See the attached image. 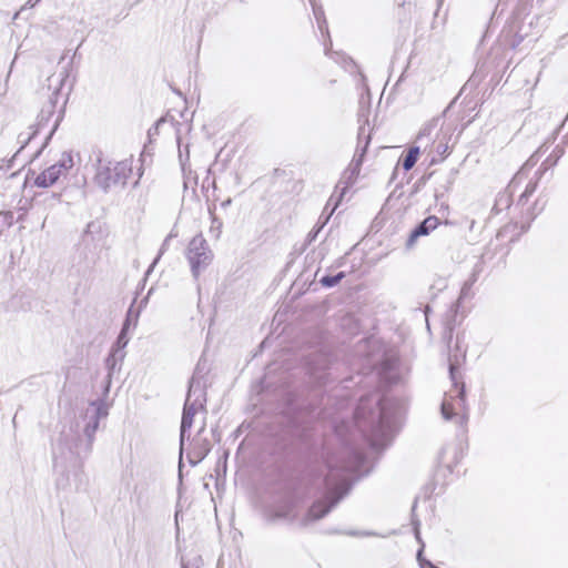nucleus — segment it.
I'll list each match as a JSON object with an SVG mask.
<instances>
[{
	"mask_svg": "<svg viewBox=\"0 0 568 568\" xmlns=\"http://www.w3.org/2000/svg\"><path fill=\"white\" fill-rule=\"evenodd\" d=\"M355 418L359 426H371V443L374 447H383L390 440L395 428V412L388 398H382L378 394L362 398Z\"/></svg>",
	"mask_w": 568,
	"mask_h": 568,
	"instance_id": "f257e3e1",
	"label": "nucleus"
},
{
	"mask_svg": "<svg viewBox=\"0 0 568 568\" xmlns=\"http://www.w3.org/2000/svg\"><path fill=\"white\" fill-rule=\"evenodd\" d=\"M354 470V467L351 465L343 466L342 469L329 465V470L325 478L326 496L323 500H317L313 504L304 519V525L321 519L338 503L348 490L349 475Z\"/></svg>",
	"mask_w": 568,
	"mask_h": 568,
	"instance_id": "f03ea898",
	"label": "nucleus"
},
{
	"mask_svg": "<svg viewBox=\"0 0 568 568\" xmlns=\"http://www.w3.org/2000/svg\"><path fill=\"white\" fill-rule=\"evenodd\" d=\"M458 361H449V374L453 388L447 392L442 403V415L445 419L455 418L456 423L464 425L467 422L464 383L459 382L457 372Z\"/></svg>",
	"mask_w": 568,
	"mask_h": 568,
	"instance_id": "7ed1b4c3",
	"label": "nucleus"
},
{
	"mask_svg": "<svg viewBox=\"0 0 568 568\" xmlns=\"http://www.w3.org/2000/svg\"><path fill=\"white\" fill-rule=\"evenodd\" d=\"M133 170V159L128 158L122 161L109 159H99L94 182L104 191L113 186L125 185Z\"/></svg>",
	"mask_w": 568,
	"mask_h": 568,
	"instance_id": "20e7f679",
	"label": "nucleus"
},
{
	"mask_svg": "<svg viewBox=\"0 0 568 568\" xmlns=\"http://www.w3.org/2000/svg\"><path fill=\"white\" fill-rule=\"evenodd\" d=\"M186 258L191 267L192 275L197 278L199 275L213 261V252L202 234L195 235L186 248Z\"/></svg>",
	"mask_w": 568,
	"mask_h": 568,
	"instance_id": "39448f33",
	"label": "nucleus"
},
{
	"mask_svg": "<svg viewBox=\"0 0 568 568\" xmlns=\"http://www.w3.org/2000/svg\"><path fill=\"white\" fill-rule=\"evenodd\" d=\"M74 165L73 156L69 152H63L57 163L42 171L34 180L39 187H49L53 185L61 176H64Z\"/></svg>",
	"mask_w": 568,
	"mask_h": 568,
	"instance_id": "423d86ee",
	"label": "nucleus"
},
{
	"mask_svg": "<svg viewBox=\"0 0 568 568\" xmlns=\"http://www.w3.org/2000/svg\"><path fill=\"white\" fill-rule=\"evenodd\" d=\"M64 79H65V75L63 73L53 74L48 78V91H51V92L48 94V99H49L48 104L42 108V110L39 114V124L40 125H43L44 123H47L50 120V118L53 115L55 106H57L58 102L60 101V99L62 98L61 88L63 85Z\"/></svg>",
	"mask_w": 568,
	"mask_h": 568,
	"instance_id": "0eeeda50",
	"label": "nucleus"
},
{
	"mask_svg": "<svg viewBox=\"0 0 568 568\" xmlns=\"http://www.w3.org/2000/svg\"><path fill=\"white\" fill-rule=\"evenodd\" d=\"M434 129L435 123L428 122L419 130L418 135L416 138V142L418 143V145L412 146L403 161V168L405 171H409L415 165L420 152V148L424 146V150H426Z\"/></svg>",
	"mask_w": 568,
	"mask_h": 568,
	"instance_id": "6e6552de",
	"label": "nucleus"
},
{
	"mask_svg": "<svg viewBox=\"0 0 568 568\" xmlns=\"http://www.w3.org/2000/svg\"><path fill=\"white\" fill-rule=\"evenodd\" d=\"M265 518L273 523L276 520H293L295 518V503L291 498H284L265 510Z\"/></svg>",
	"mask_w": 568,
	"mask_h": 568,
	"instance_id": "1a4fd4ad",
	"label": "nucleus"
},
{
	"mask_svg": "<svg viewBox=\"0 0 568 568\" xmlns=\"http://www.w3.org/2000/svg\"><path fill=\"white\" fill-rule=\"evenodd\" d=\"M369 143V136L366 138V141H365V146L363 148V150L361 151L359 154H355L354 159L352 160L349 166L347 168V170L345 171V175H344V179H346V181H342L341 183H344L345 185L343 186L342 189V192H341V195L339 197H342L345 193V191L348 189L349 185L353 184L354 180L357 178V175L359 174V171H361V165H362V162H363V156L365 154V151H366V148ZM341 199L336 200L333 204V207H332V211H331V214L334 212V210L337 207L338 203H339Z\"/></svg>",
	"mask_w": 568,
	"mask_h": 568,
	"instance_id": "9d476101",
	"label": "nucleus"
},
{
	"mask_svg": "<svg viewBox=\"0 0 568 568\" xmlns=\"http://www.w3.org/2000/svg\"><path fill=\"white\" fill-rule=\"evenodd\" d=\"M108 415V408L104 403L92 402L87 409L85 417L89 419L84 433L89 438H92L99 427V420Z\"/></svg>",
	"mask_w": 568,
	"mask_h": 568,
	"instance_id": "9b49d317",
	"label": "nucleus"
},
{
	"mask_svg": "<svg viewBox=\"0 0 568 568\" xmlns=\"http://www.w3.org/2000/svg\"><path fill=\"white\" fill-rule=\"evenodd\" d=\"M439 224L438 217L430 215L426 217L418 226H416L412 233L409 234L406 247L413 248L420 236L428 235L432 231H434Z\"/></svg>",
	"mask_w": 568,
	"mask_h": 568,
	"instance_id": "f8f14e48",
	"label": "nucleus"
},
{
	"mask_svg": "<svg viewBox=\"0 0 568 568\" xmlns=\"http://www.w3.org/2000/svg\"><path fill=\"white\" fill-rule=\"evenodd\" d=\"M204 409L203 393L199 388L196 389L194 383H191L189 394L184 404L183 410L196 415L199 412Z\"/></svg>",
	"mask_w": 568,
	"mask_h": 568,
	"instance_id": "ddd939ff",
	"label": "nucleus"
},
{
	"mask_svg": "<svg viewBox=\"0 0 568 568\" xmlns=\"http://www.w3.org/2000/svg\"><path fill=\"white\" fill-rule=\"evenodd\" d=\"M194 416L195 415L183 410L180 434L181 446H183L185 439L190 438V429L193 426Z\"/></svg>",
	"mask_w": 568,
	"mask_h": 568,
	"instance_id": "4468645a",
	"label": "nucleus"
},
{
	"mask_svg": "<svg viewBox=\"0 0 568 568\" xmlns=\"http://www.w3.org/2000/svg\"><path fill=\"white\" fill-rule=\"evenodd\" d=\"M131 316H132V310L130 308L129 314H128V318H126V321H125V323H124V325H123V327L121 329V333H120V335L118 337V341H116V344L120 347H125L126 344L129 343V337H128L126 333H128V329H129V326H130Z\"/></svg>",
	"mask_w": 568,
	"mask_h": 568,
	"instance_id": "2eb2a0df",
	"label": "nucleus"
},
{
	"mask_svg": "<svg viewBox=\"0 0 568 568\" xmlns=\"http://www.w3.org/2000/svg\"><path fill=\"white\" fill-rule=\"evenodd\" d=\"M223 223L216 216L212 215L211 226L209 233L214 239H219L222 233Z\"/></svg>",
	"mask_w": 568,
	"mask_h": 568,
	"instance_id": "dca6fc26",
	"label": "nucleus"
},
{
	"mask_svg": "<svg viewBox=\"0 0 568 568\" xmlns=\"http://www.w3.org/2000/svg\"><path fill=\"white\" fill-rule=\"evenodd\" d=\"M343 277H344V273L341 272L334 276H324L321 280V283L326 287H332V286H335Z\"/></svg>",
	"mask_w": 568,
	"mask_h": 568,
	"instance_id": "f3484780",
	"label": "nucleus"
},
{
	"mask_svg": "<svg viewBox=\"0 0 568 568\" xmlns=\"http://www.w3.org/2000/svg\"><path fill=\"white\" fill-rule=\"evenodd\" d=\"M323 14L324 13H323V11L321 9L314 7V16H315V19L317 21L318 29L322 32H327L326 21H325Z\"/></svg>",
	"mask_w": 568,
	"mask_h": 568,
	"instance_id": "a211bd4d",
	"label": "nucleus"
},
{
	"mask_svg": "<svg viewBox=\"0 0 568 568\" xmlns=\"http://www.w3.org/2000/svg\"><path fill=\"white\" fill-rule=\"evenodd\" d=\"M475 281H476V277H475V275H473V277L470 280H468L464 283L462 291H460L459 300H464L469 296L470 288H471L473 284L475 283Z\"/></svg>",
	"mask_w": 568,
	"mask_h": 568,
	"instance_id": "6ab92c4d",
	"label": "nucleus"
},
{
	"mask_svg": "<svg viewBox=\"0 0 568 568\" xmlns=\"http://www.w3.org/2000/svg\"><path fill=\"white\" fill-rule=\"evenodd\" d=\"M45 202H48V204H54V203H58L60 202V194H57V193H51L50 195H48L44 200Z\"/></svg>",
	"mask_w": 568,
	"mask_h": 568,
	"instance_id": "aec40b11",
	"label": "nucleus"
},
{
	"mask_svg": "<svg viewBox=\"0 0 568 568\" xmlns=\"http://www.w3.org/2000/svg\"><path fill=\"white\" fill-rule=\"evenodd\" d=\"M535 189H536V184L535 183H529L526 186V190L523 193L521 197H528L529 195H531L535 192Z\"/></svg>",
	"mask_w": 568,
	"mask_h": 568,
	"instance_id": "412c9836",
	"label": "nucleus"
},
{
	"mask_svg": "<svg viewBox=\"0 0 568 568\" xmlns=\"http://www.w3.org/2000/svg\"><path fill=\"white\" fill-rule=\"evenodd\" d=\"M435 148H436V152L440 155L446 153V151L448 149L447 144H445L443 142H438Z\"/></svg>",
	"mask_w": 568,
	"mask_h": 568,
	"instance_id": "4be33fe9",
	"label": "nucleus"
},
{
	"mask_svg": "<svg viewBox=\"0 0 568 568\" xmlns=\"http://www.w3.org/2000/svg\"><path fill=\"white\" fill-rule=\"evenodd\" d=\"M417 559H418L420 568H428L427 562H429V561L422 558V550L418 551Z\"/></svg>",
	"mask_w": 568,
	"mask_h": 568,
	"instance_id": "5701e85b",
	"label": "nucleus"
},
{
	"mask_svg": "<svg viewBox=\"0 0 568 568\" xmlns=\"http://www.w3.org/2000/svg\"><path fill=\"white\" fill-rule=\"evenodd\" d=\"M199 560H200V558H199V559H196V561H195L194 564L184 562V561L182 560V568H200V565H199V562H197Z\"/></svg>",
	"mask_w": 568,
	"mask_h": 568,
	"instance_id": "b1692460",
	"label": "nucleus"
},
{
	"mask_svg": "<svg viewBox=\"0 0 568 568\" xmlns=\"http://www.w3.org/2000/svg\"><path fill=\"white\" fill-rule=\"evenodd\" d=\"M524 170H525V168H523V169L517 173V175L515 176V179H514L513 183H515L517 180H519V179H520L521 174L524 173Z\"/></svg>",
	"mask_w": 568,
	"mask_h": 568,
	"instance_id": "393cba45",
	"label": "nucleus"
},
{
	"mask_svg": "<svg viewBox=\"0 0 568 568\" xmlns=\"http://www.w3.org/2000/svg\"><path fill=\"white\" fill-rule=\"evenodd\" d=\"M158 260H160V256H156V258L154 260V262H153V264L151 265V267H150V268H152V267L154 266V264H155V263H158ZM150 271H151V270H149V272H150Z\"/></svg>",
	"mask_w": 568,
	"mask_h": 568,
	"instance_id": "a878e982",
	"label": "nucleus"
},
{
	"mask_svg": "<svg viewBox=\"0 0 568 568\" xmlns=\"http://www.w3.org/2000/svg\"><path fill=\"white\" fill-rule=\"evenodd\" d=\"M158 260H160V256H156V258L154 260V262H153V264L151 265V267H150V268H152V267L154 266V264H155V263H158ZM150 271H151V270H149V272H150Z\"/></svg>",
	"mask_w": 568,
	"mask_h": 568,
	"instance_id": "bb28decb",
	"label": "nucleus"
},
{
	"mask_svg": "<svg viewBox=\"0 0 568 568\" xmlns=\"http://www.w3.org/2000/svg\"><path fill=\"white\" fill-rule=\"evenodd\" d=\"M364 133V129L362 128L361 131L358 132V138L361 139L362 138V134Z\"/></svg>",
	"mask_w": 568,
	"mask_h": 568,
	"instance_id": "cd10ccee",
	"label": "nucleus"
},
{
	"mask_svg": "<svg viewBox=\"0 0 568 568\" xmlns=\"http://www.w3.org/2000/svg\"><path fill=\"white\" fill-rule=\"evenodd\" d=\"M427 565H428V568H438V567L434 566L432 562H427Z\"/></svg>",
	"mask_w": 568,
	"mask_h": 568,
	"instance_id": "c85d7f7f",
	"label": "nucleus"
},
{
	"mask_svg": "<svg viewBox=\"0 0 568 568\" xmlns=\"http://www.w3.org/2000/svg\"><path fill=\"white\" fill-rule=\"evenodd\" d=\"M209 449H210V448H209V447H206V448L204 449V453L202 454V456H201L200 458H202V457H203V456L209 452Z\"/></svg>",
	"mask_w": 568,
	"mask_h": 568,
	"instance_id": "c756f323",
	"label": "nucleus"
},
{
	"mask_svg": "<svg viewBox=\"0 0 568 568\" xmlns=\"http://www.w3.org/2000/svg\"><path fill=\"white\" fill-rule=\"evenodd\" d=\"M415 534H416V538L418 539L419 531H418V528H417V527L415 528Z\"/></svg>",
	"mask_w": 568,
	"mask_h": 568,
	"instance_id": "7c9ffc66",
	"label": "nucleus"
},
{
	"mask_svg": "<svg viewBox=\"0 0 568 568\" xmlns=\"http://www.w3.org/2000/svg\"><path fill=\"white\" fill-rule=\"evenodd\" d=\"M334 200V196L329 197L327 205H331Z\"/></svg>",
	"mask_w": 568,
	"mask_h": 568,
	"instance_id": "2f4dec72",
	"label": "nucleus"
},
{
	"mask_svg": "<svg viewBox=\"0 0 568 568\" xmlns=\"http://www.w3.org/2000/svg\"><path fill=\"white\" fill-rule=\"evenodd\" d=\"M27 4H28V6H30V7H33V6H34V3H32V2H31V0H30V1H28V3H27Z\"/></svg>",
	"mask_w": 568,
	"mask_h": 568,
	"instance_id": "473e14b6",
	"label": "nucleus"
},
{
	"mask_svg": "<svg viewBox=\"0 0 568 568\" xmlns=\"http://www.w3.org/2000/svg\"><path fill=\"white\" fill-rule=\"evenodd\" d=\"M204 427H205V425L203 424V425L201 426L200 433L204 429Z\"/></svg>",
	"mask_w": 568,
	"mask_h": 568,
	"instance_id": "72a5a7b5",
	"label": "nucleus"
}]
</instances>
